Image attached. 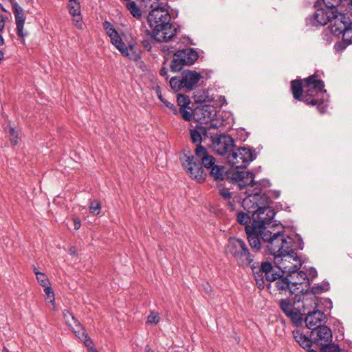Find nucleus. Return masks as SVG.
Instances as JSON below:
<instances>
[{
    "instance_id": "nucleus-49",
    "label": "nucleus",
    "mask_w": 352,
    "mask_h": 352,
    "mask_svg": "<svg viewBox=\"0 0 352 352\" xmlns=\"http://www.w3.org/2000/svg\"><path fill=\"white\" fill-rule=\"evenodd\" d=\"M265 278L269 281H275L277 280L279 274L274 272L273 270L265 274Z\"/></svg>"
},
{
    "instance_id": "nucleus-28",
    "label": "nucleus",
    "mask_w": 352,
    "mask_h": 352,
    "mask_svg": "<svg viewBox=\"0 0 352 352\" xmlns=\"http://www.w3.org/2000/svg\"><path fill=\"white\" fill-rule=\"evenodd\" d=\"M333 13L334 12L330 10H318L314 14V19L318 24L324 25L329 22L330 23L332 16H333Z\"/></svg>"
},
{
    "instance_id": "nucleus-60",
    "label": "nucleus",
    "mask_w": 352,
    "mask_h": 352,
    "mask_svg": "<svg viewBox=\"0 0 352 352\" xmlns=\"http://www.w3.org/2000/svg\"><path fill=\"white\" fill-rule=\"evenodd\" d=\"M4 44V40L1 34L0 33V45H3Z\"/></svg>"
},
{
    "instance_id": "nucleus-6",
    "label": "nucleus",
    "mask_w": 352,
    "mask_h": 352,
    "mask_svg": "<svg viewBox=\"0 0 352 352\" xmlns=\"http://www.w3.org/2000/svg\"><path fill=\"white\" fill-rule=\"evenodd\" d=\"M187 174L198 182L204 181L206 174L199 160L194 156H188L182 163Z\"/></svg>"
},
{
    "instance_id": "nucleus-13",
    "label": "nucleus",
    "mask_w": 352,
    "mask_h": 352,
    "mask_svg": "<svg viewBox=\"0 0 352 352\" xmlns=\"http://www.w3.org/2000/svg\"><path fill=\"white\" fill-rule=\"evenodd\" d=\"M245 231L250 245L255 251H258L261 249V238L263 239L262 237L263 232H271L265 229L258 228L256 225H252V227H246ZM263 241L267 242L266 241Z\"/></svg>"
},
{
    "instance_id": "nucleus-35",
    "label": "nucleus",
    "mask_w": 352,
    "mask_h": 352,
    "mask_svg": "<svg viewBox=\"0 0 352 352\" xmlns=\"http://www.w3.org/2000/svg\"><path fill=\"white\" fill-rule=\"evenodd\" d=\"M169 83L171 88L176 91H179L182 89H184V85L182 76L181 77L171 78Z\"/></svg>"
},
{
    "instance_id": "nucleus-37",
    "label": "nucleus",
    "mask_w": 352,
    "mask_h": 352,
    "mask_svg": "<svg viewBox=\"0 0 352 352\" xmlns=\"http://www.w3.org/2000/svg\"><path fill=\"white\" fill-rule=\"evenodd\" d=\"M8 133L9 135L11 144L14 146L16 145L19 143V131L16 130L13 126H10L8 128Z\"/></svg>"
},
{
    "instance_id": "nucleus-17",
    "label": "nucleus",
    "mask_w": 352,
    "mask_h": 352,
    "mask_svg": "<svg viewBox=\"0 0 352 352\" xmlns=\"http://www.w3.org/2000/svg\"><path fill=\"white\" fill-rule=\"evenodd\" d=\"M275 216V212L272 208L269 206H260L257 212H256V215L254 216V224L258 228H261L262 229H265L264 226L266 224H268L272 219H274Z\"/></svg>"
},
{
    "instance_id": "nucleus-24",
    "label": "nucleus",
    "mask_w": 352,
    "mask_h": 352,
    "mask_svg": "<svg viewBox=\"0 0 352 352\" xmlns=\"http://www.w3.org/2000/svg\"><path fill=\"white\" fill-rule=\"evenodd\" d=\"M275 286L280 293H287L297 295V290L291 284L289 274L285 278H279L275 282Z\"/></svg>"
},
{
    "instance_id": "nucleus-29",
    "label": "nucleus",
    "mask_w": 352,
    "mask_h": 352,
    "mask_svg": "<svg viewBox=\"0 0 352 352\" xmlns=\"http://www.w3.org/2000/svg\"><path fill=\"white\" fill-rule=\"evenodd\" d=\"M304 82L303 80H296L291 82V89L293 97L298 100H302L304 94Z\"/></svg>"
},
{
    "instance_id": "nucleus-27",
    "label": "nucleus",
    "mask_w": 352,
    "mask_h": 352,
    "mask_svg": "<svg viewBox=\"0 0 352 352\" xmlns=\"http://www.w3.org/2000/svg\"><path fill=\"white\" fill-rule=\"evenodd\" d=\"M69 14L72 16L76 26L78 29L82 28V18L80 16V4L78 0H69L68 4Z\"/></svg>"
},
{
    "instance_id": "nucleus-64",
    "label": "nucleus",
    "mask_w": 352,
    "mask_h": 352,
    "mask_svg": "<svg viewBox=\"0 0 352 352\" xmlns=\"http://www.w3.org/2000/svg\"><path fill=\"white\" fill-rule=\"evenodd\" d=\"M89 352H98L97 350L93 347L89 349Z\"/></svg>"
},
{
    "instance_id": "nucleus-51",
    "label": "nucleus",
    "mask_w": 352,
    "mask_h": 352,
    "mask_svg": "<svg viewBox=\"0 0 352 352\" xmlns=\"http://www.w3.org/2000/svg\"><path fill=\"white\" fill-rule=\"evenodd\" d=\"M205 96L204 94H201V92H197L194 96V99L195 102L201 103L205 101Z\"/></svg>"
},
{
    "instance_id": "nucleus-9",
    "label": "nucleus",
    "mask_w": 352,
    "mask_h": 352,
    "mask_svg": "<svg viewBox=\"0 0 352 352\" xmlns=\"http://www.w3.org/2000/svg\"><path fill=\"white\" fill-rule=\"evenodd\" d=\"M12 11L14 14L17 36L22 43L25 44V38L28 35V32L24 29L26 15L23 9L16 2L12 3Z\"/></svg>"
},
{
    "instance_id": "nucleus-16",
    "label": "nucleus",
    "mask_w": 352,
    "mask_h": 352,
    "mask_svg": "<svg viewBox=\"0 0 352 352\" xmlns=\"http://www.w3.org/2000/svg\"><path fill=\"white\" fill-rule=\"evenodd\" d=\"M176 34V29L169 23L153 28L152 38L157 42H167Z\"/></svg>"
},
{
    "instance_id": "nucleus-23",
    "label": "nucleus",
    "mask_w": 352,
    "mask_h": 352,
    "mask_svg": "<svg viewBox=\"0 0 352 352\" xmlns=\"http://www.w3.org/2000/svg\"><path fill=\"white\" fill-rule=\"evenodd\" d=\"M195 155L196 157L200 161H201L202 164L206 168H212L213 166H215V159L213 156L208 154L206 148L199 145L197 146L195 149Z\"/></svg>"
},
{
    "instance_id": "nucleus-7",
    "label": "nucleus",
    "mask_w": 352,
    "mask_h": 352,
    "mask_svg": "<svg viewBox=\"0 0 352 352\" xmlns=\"http://www.w3.org/2000/svg\"><path fill=\"white\" fill-rule=\"evenodd\" d=\"M254 173L246 170L235 171L230 176L231 181L237 183L240 189L247 188L250 191L251 188L259 190L260 185L254 182Z\"/></svg>"
},
{
    "instance_id": "nucleus-36",
    "label": "nucleus",
    "mask_w": 352,
    "mask_h": 352,
    "mask_svg": "<svg viewBox=\"0 0 352 352\" xmlns=\"http://www.w3.org/2000/svg\"><path fill=\"white\" fill-rule=\"evenodd\" d=\"M33 271L36 276L38 282L42 287H45L50 285V281L44 273L38 272L36 267H33Z\"/></svg>"
},
{
    "instance_id": "nucleus-32",
    "label": "nucleus",
    "mask_w": 352,
    "mask_h": 352,
    "mask_svg": "<svg viewBox=\"0 0 352 352\" xmlns=\"http://www.w3.org/2000/svg\"><path fill=\"white\" fill-rule=\"evenodd\" d=\"M210 176L215 181H221L223 179L224 168L218 165L213 166L210 168Z\"/></svg>"
},
{
    "instance_id": "nucleus-42",
    "label": "nucleus",
    "mask_w": 352,
    "mask_h": 352,
    "mask_svg": "<svg viewBox=\"0 0 352 352\" xmlns=\"http://www.w3.org/2000/svg\"><path fill=\"white\" fill-rule=\"evenodd\" d=\"M177 104L180 108H186L190 104V99L183 94L177 95Z\"/></svg>"
},
{
    "instance_id": "nucleus-47",
    "label": "nucleus",
    "mask_w": 352,
    "mask_h": 352,
    "mask_svg": "<svg viewBox=\"0 0 352 352\" xmlns=\"http://www.w3.org/2000/svg\"><path fill=\"white\" fill-rule=\"evenodd\" d=\"M104 28L105 29L108 36H112V34L117 32L115 28L113 27L111 23L108 21H104Z\"/></svg>"
},
{
    "instance_id": "nucleus-44",
    "label": "nucleus",
    "mask_w": 352,
    "mask_h": 352,
    "mask_svg": "<svg viewBox=\"0 0 352 352\" xmlns=\"http://www.w3.org/2000/svg\"><path fill=\"white\" fill-rule=\"evenodd\" d=\"M321 346L322 352H340L338 346L335 344L328 343Z\"/></svg>"
},
{
    "instance_id": "nucleus-8",
    "label": "nucleus",
    "mask_w": 352,
    "mask_h": 352,
    "mask_svg": "<svg viewBox=\"0 0 352 352\" xmlns=\"http://www.w3.org/2000/svg\"><path fill=\"white\" fill-rule=\"evenodd\" d=\"M63 317L67 326L73 331L76 336L84 341L87 346H89L91 344V340L88 338L84 328L81 326L80 323L77 319L68 311H63Z\"/></svg>"
},
{
    "instance_id": "nucleus-52",
    "label": "nucleus",
    "mask_w": 352,
    "mask_h": 352,
    "mask_svg": "<svg viewBox=\"0 0 352 352\" xmlns=\"http://www.w3.org/2000/svg\"><path fill=\"white\" fill-rule=\"evenodd\" d=\"M163 103L168 107L169 108L170 110H172L173 113L174 114H177V108L175 107V105L172 103H170V102H168V100H165Z\"/></svg>"
},
{
    "instance_id": "nucleus-25",
    "label": "nucleus",
    "mask_w": 352,
    "mask_h": 352,
    "mask_svg": "<svg viewBox=\"0 0 352 352\" xmlns=\"http://www.w3.org/2000/svg\"><path fill=\"white\" fill-rule=\"evenodd\" d=\"M109 36L111 38V43L122 53V55L128 56L131 59L133 58L130 54V52L133 50L132 47H130L128 48L126 47L117 32L112 34V36Z\"/></svg>"
},
{
    "instance_id": "nucleus-56",
    "label": "nucleus",
    "mask_w": 352,
    "mask_h": 352,
    "mask_svg": "<svg viewBox=\"0 0 352 352\" xmlns=\"http://www.w3.org/2000/svg\"><path fill=\"white\" fill-rule=\"evenodd\" d=\"M160 75L166 77L168 74V69L165 67H162L160 71Z\"/></svg>"
},
{
    "instance_id": "nucleus-40",
    "label": "nucleus",
    "mask_w": 352,
    "mask_h": 352,
    "mask_svg": "<svg viewBox=\"0 0 352 352\" xmlns=\"http://www.w3.org/2000/svg\"><path fill=\"white\" fill-rule=\"evenodd\" d=\"M329 289V285L327 283H322L320 285H316L311 288V292L314 294H319L322 292L328 291Z\"/></svg>"
},
{
    "instance_id": "nucleus-4",
    "label": "nucleus",
    "mask_w": 352,
    "mask_h": 352,
    "mask_svg": "<svg viewBox=\"0 0 352 352\" xmlns=\"http://www.w3.org/2000/svg\"><path fill=\"white\" fill-rule=\"evenodd\" d=\"M197 58V53L192 48L178 50L174 54L170 69L174 72H179L184 66L192 65Z\"/></svg>"
},
{
    "instance_id": "nucleus-39",
    "label": "nucleus",
    "mask_w": 352,
    "mask_h": 352,
    "mask_svg": "<svg viewBox=\"0 0 352 352\" xmlns=\"http://www.w3.org/2000/svg\"><path fill=\"white\" fill-rule=\"evenodd\" d=\"M343 41L347 44L352 43V23L350 21L342 32Z\"/></svg>"
},
{
    "instance_id": "nucleus-21",
    "label": "nucleus",
    "mask_w": 352,
    "mask_h": 352,
    "mask_svg": "<svg viewBox=\"0 0 352 352\" xmlns=\"http://www.w3.org/2000/svg\"><path fill=\"white\" fill-rule=\"evenodd\" d=\"M326 318L324 314L319 310H315L308 312L305 318L306 326L310 329H315L316 327L321 326L320 323Z\"/></svg>"
},
{
    "instance_id": "nucleus-20",
    "label": "nucleus",
    "mask_w": 352,
    "mask_h": 352,
    "mask_svg": "<svg viewBox=\"0 0 352 352\" xmlns=\"http://www.w3.org/2000/svg\"><path fill=\"white\" fill-rule=\"evenodd\" d=\"M184 89L191 91L195 88L202 76L195 71L185 70L182 73Z\"/></svg>"
},
{
    "instance_id": "nucleus-34",
    "label": "nucleus",
    "mask_w": 352,
    "mask_h": 352,
    "mask_svg": "<svg viewBox=\"0 0 352 352\" xmlns=\"http://www.w3.org/2000/svg\"><path fill=\"white\" fill-rule=\"evenodd\" d=\"M126 7L130 11L133 17L139 19L142 16V12L134 1H129L126 3Z\"/></svg>"
},
{
    "instance_id": "nucleus-26",
    "label": "nucleus",
    "mask_w": 352,
    "mask_h": 352,
    "mask_svg": "<svg viewBox=\"0 0 352 352\" xmlns=\"http://www.w3.org/2000/svg\"><path fill=\"white\" fill-rule=\"evenodd\" d=\"M329 8L340 7L347 14H352V0H322Z\"/></svg>"
},
{
    "instance_id": "nucleus-59",
    "label": "nucleus",
    "mask_w": 352,
    "mask_h": 352,
    "mask_svg": "<svg viewBox=\"0 0 352 352\" xmlns=\"http://www.w3.org/2000/svg\"><path fill=\"white\" fill-rule=\"evenodd\" d=\"M310 275L312 276V278H314L317 276V272L315 270H311L310 272Z\"/></svg>"
},
{
    "instance_id": "nucleus-2",
    "label": "nucleus",
    "mask_w": 352,
    "mask_h": 352,
    "mask_svg": "<svg viewBox=\"0 0 352 352\" xmlns=\"http://www.w3.org/2000/svg\"><path fill=\"white\" fill-rule=\"evenodd\" d=\"M304 94L302 101L310 105H318L322 102V95L326 91L324 82L313 75L303 80Z\"/></svg>"
},
{
    "instance_id": "nucleus-50",
    "label": "nucleus",
    "mask_w": 352,
    "mask_h": 352,
    "mask_svg": "<svg viewBox=\"0 0 352 352\" xmlns=\"http://www.w3.org/2000/svg\"><path fill=\"white\" fill-rule=\"evenodd\" d=\"M219 194L225 199H230L231 197V193L227 188H221L219 190Z\"/></svg>"
},
{
    "instance_id": "nucleus-18",
    "label": "nucleus",
    "mask_w": 352,
    "mask_h": 352,
    "mask_svg": "<svg viewBox=\"0 0 352 352\" xmlns=\"http://www.w3.org/2000/svg\"><path fill=\"white\" fill-rule=\"evenodd\" d=\"M314 342L318 345H327L332 341V332L327 326H319L311 331Z\"/></svg>"
},
{
    "instance_id": "nucleus-45",
    "label": "nucleus",
    "mask_w": 352,
    "mask_h": 352,
    "mask_svg": "<svg viewBox=\"0 0 352 352\" xmlns=\"http://www.w3.org/2000/svg\"><path fill=\"white\" fill-rule=\"evenodd\" d=\"M250 216L245 212H241L238 213L237 215V221L241 225H246L248 222H250Z\"/></svg>"
},
{
    "instance_id": "nucleus-46",
    "label": "nucleus",
    "mask_w": 352,
    "mask_h": 352,
    "mask_svg": "<svg viewBox=\"0 0 352 352\" xmlns=\"http://www.w3.org/2000/svg\"><path fill=\"white\" fill-rule=\"evenodd\" d=\"M179 113L182 117L186 121H190L192 118V113L186 108H179Z\"/></svg>"
},
{
    "instance_id": "nucleus-30",
    "label": "nucleus",
    "mask_w": 352,
    "mask_h": 352,
    "mask_svg": "<svg viewBox=\"0 0 352 352\" xmlns=\"http://www.w3.org/2000/svg\"><path fill=\"white\" fill-rule=\"evenodd\" d=\"M293 336L295 340L302 346L303 349L309 348L311 346L310 340L304 335L300 330L293 331Z\"/></svg>"
},
{
    "instance_id": "nucleus-5",
    "label": "nucleus",
    "mask_w": 352,
    "mask_h": 352,
    "mask_svg": "<svg viewBox=\"0 0 352 352\" xmlns=\"http://www.w3.org/2000/svg\"><path fill=\"white\" fill-rule=\"evenodd\" d=\"M228 162L236 168H244L252 161V153L250 149L242 147L233 151L228 155Z\"/></svg>"
},
{
    "instance_id": "nucleus-54",
    "label": "nucleus",
    "mask_w": 352,
    "mask_h": 352,
    "mask_svg": "<svg viewBox=\"0 0 352 352\" xmlns=\"http://www.w3.org/2000/svg\"><path fill=\"white\" fill-rule=\"evenodd\" d=\"M74 229L76 230H78L80 228L81 221L79 218L74 219Z\"/></svg>"
},
{
    "instance_id": "nucleus-43",
    "label": "nucleus",
    "mask_w": 352,
    "mask_h": 352,
    "mask_svg": "<svg viewBox=\"0 0 352 352\" xmlns=\"http://www.w3.org/2000/svg\"><path fill=\"white\" fill-rule=\"evenodd\" d=\"M160 317L159 314L155 311H151L148 315L146 320L148 324H156L159 322Z\"/></svg>"
},
{
    "instance_id": "nucleus-15",
    "label": "nucleus",
    "mask_w": 352,
    "mask_h": 352,
    "mask_svg": "<svg viewBox=\"0 0 352 352\" xmlns=\"http://www.w3.org/2000/svg\"><path fill=\"white\" fill-rule=\"evenodd\" d=\"M176 34V29L169 23L153 28L152 38L157 42H167Z\"/></svg>"
},
{
    "instance_id": "nucleus-31",
    "label": "nucleus",
    "mask_w": 352,
    "mask_h": 352,
    "mask_svg": "<svg viewBox=\"0 0 352 352\" xmlns=\"http://www.w3.org/2000/svg\"><path fill=\"white\" fill-rule=\"evenodd\" d=\"M208 128L202 126H197L194 129L190 130V137L192 142L200 143L201 135H206Z\"/></svg>"
},
{
    "instance_id": "nucleus-58",
    "label": "nucleus",
    "mask_w": 352,
    "mask_h": 352,
    "mask_svg": "<svg viewBox=\"0 0 352 352\" xmlns=\"http://www.w3.org/2000/svg\"><path fill=\"white\" fill-rule=\"evenodd\" d=\"M154 89L157 94V95H160L161 93V89H160V87L157 85L154 87Z\"/></svg>"
},
{
    "instance_id": "nucleus-41",
    "label": "nucleus",
    "mask_w": 352,
    "mask_h": 352,
    "mask_svg": "<svg viewBox=\"0 0 352 352\" xmlns=\"http://www.w3.org/2000/svg\"><path fill=\"white\" fill-rule=\"evenodd\" d=\"M101 210V204L98 200L91 201L89 205V211L94 215H98Z\"/></svg>"
},
{
    "instance_id": "nucleus-48",
    "label": "nucleus",
    "mask_w": 352,
    "mask_h": 352,
    "mask_svg": "<svg viewBox=\"0 0 352 352\" xmlns=\"http://www.w3.org/2000/svg\"><path fill=\"white\" fill-rule=\"evenodd\" d=\"M272 270V267L271 263L268 262L263 263L261 267V271L262 273L266 274L267 273L271 272Z\"/></svg>"
},
{
    "instance_id": "nucleus-3",
    "label": "nucleus",
    "mask_w": 352,
    "mask_h": 352,
    "mask_svg": "<svg viewBox=\"0 0 352 352\" xmlns=\"http://www.w3.org/2000/svg\"><path fill=\"white\" fill-rule=\"evenodd\" d=\"M226 252L230 254L240 265L254 267L253 256L250 253L245 243L239 238H230L226 246Z\"/></svg>"
},
{
    "instance_id": "nucleus-19",
    "label": "nucleus",
    "mask_w": 352,
    "mask_h": 352,
    "mask_svg": "<svg viewBox=\"0 0 352 352\" xmlns=\"http://www.w3.org/2000/svg\"><path fill=\"white\" fill-rule=\"evenodd\" d=\"M349 22L350 19L345 14L334 12L330 21L331 32L336 35L342 34Z\"/></svg>"
},
{
    "instance_id": "nucleus-10",
    "label": "nucleus",
    "mask_w": 352,
    "mask_h": 352,
    "mask_svg": "<svg viewBox=\"0 0 352 352\" xmlns=\"http://www.w3.org/2000/svg\"><path fill=\"white\" fill-rule=\"evenodd\" d=\"M195 115L197 116V120L201 123H210L208 127V129L217 127V124L213 122L217 116V111L213 106L204 105L197 108L195 110Z\"/></svg>"
},
{
    "instance_id": "nucleus-11",
    "label": "nucleus",
    "mask_w": 352,
    "mask_h": 352,
    "mask_svg": "<svg viewBox=\"0 0 352 352\" xmlns=\"http://www.w3.org/2000/svg\"><path fill=\"white\" fill-rule=\"evenodd\" d=\"M148 21L153 28H156L162 25L169 24L170 15L166 10L156 8L149 13Z\"/></svg>"
},
{
    "instance_id": "nucleus-14",
    "label": "nucleus",
    "mask_w": 352,
    "mask_h": 352,
    "mask_svg": "<svg viewBox=\"0 0 352 352\" xmlns=\"http://www.w3.org/2000/svg\"><path fill=\"white\" fill-rule=\"evenodd\" d=\"M291 284L297 290V294L302 293L303 291H307L310 285L309 279L307 275L303 271H295L289 274Z\"/></svg>"
},
{
    "instance_id": "nucleus-61",
    "label": "nucleus",
    "mask_w": 352,
    "mask_h": 352,
    "mask_svg": "<svg viewBox=\"0 0 352 352\" xmlns=\"http://www.w3.org/2000/svg\"><path fill=\"white\" fill-rule=\"evenodd\" d=\"M145 352H153V351L151 350V349L148 346H146L145 348Z\"/></svg>"
},
{
    "instance_id": "nucleus-1",
    "label": "nucleus",
    "mask_w": 352,
    "mask_h": 352,
    "mask_svg": "<svg viewBox=\"0 0 352 352\" xmlns=\"http://www.w3.org/2000/svg\"><path fill=\"white\" fill-rule=\"evenodd\" d=\"M262 237L267 241V248L274 256V264L283 273L290 274L298 270L302 263L293 250L294 240L284 234L263 232Z\"/></svg>"
},
{
    "instance_id": "nucleus-22",
    "label": "nucleus",
    "mask_w": 352,
    "mask_h": 352,
    "mask_svg": "<svg viewBox=\"0 0 352 352\" xmlns=\"http://www.w3.org/2000/svg\"><path fill=\"white\" fill-rule=\"evenodd\" d=\"M261 197V195L256 192L254 194H250L242 201L243 208L249 213H252V216L256 215V212L260 208L257 200Z\"/></svg>"
},
{
    "instance_id": "nucleus-62",
    "label": "nucleus",
    "mask_w": 352,
    "mask_h": 352,
    "mask_svg": "<svg viewBox=\"0 0 352 352\" xmlns=\"http://www.w3.org/2000/svg\"><path fill=\"white\" fill-rule=\"evenodd\" d=\"M69 252H70L71 254H74V255L76 254V252H75V250H74V248H71L69 249Z\"/></svg>"
},
{
    "instance_id": "nucleus-63",
    "label": "nucleus",
    "mask_w": 352,
    "mask_h": 352,
    "mask_svg": "<svg viewBox=\"0 0 352 352\" xmlns=\"http://www.w3.org/2000/svg\"><path fill=\"white\" fill-rule=\"evenodd\" d=\"M157 97H158V98H159V99H160L162 102L165 100V99L162 97V94H160V95H157Z\"/></svg>"
},
{
    "instance_id": "nucleus-33",
    "label": "nucleus",
    "mask_w": 352,
    "mask_h": 352,
    "mask_svg": "<svg viewBox=\"0 0 352 352\" xmlns=\"http://www.w3.org/2000/svg\"><path fill=\"white\" fill-rule=\"evenodd\" d=\"M280 307L282 311L289 317H292L294 314L293 306L287 299L280 301Z\"/></svg>"
},
{
    "instance_id": "nucleus-53",
    "label": "nucleus",
    "mask_w": 352,
    "mask_h": 352,
    "mask_svg": "<svg viewBox=\"0 0 352 352\" xmlns=\"http://www.w3.org/2000/svg\"><path fill=\"white\" fill-rule=\"evenodd\" d=\"M142 44L146 50L150 51L151 50V44L148 39L142 40Z\"/></svg>"
},
{
    "instance_id": "nucleus-12",
    "label": "nucleus",
    "mask_w": 352,
    "mask_h": 352,
    "mask_svg": "<svg viewBox=\"0 0 352 352\" xmlns=\"http://www.w3.org/2000/svg\"><path fill=\"white\" fill-rule=\"evenodd\" d=\"M234 147L233 139L226 135H220L212 140V148L219 155H224Z\"/></svg>"
},
{
    "instance_id": "nucleus-55",
    "label": "nucleus",
    "mask_w": 352,
    "mask_h": 352,
    "mask_svg": "<svg viewBox=\"0 0 352 352\" xmlns=\"http://www.w3.org/2000/svg\"><path fill=\"white\" fill-rule=\"evenodd\" d=\"M5 27V20L2 16H0V32H2Z\"/></svg>"
},
{
    "instance_id": "nucleus-38",
    "label": "nucleus",
    "mask_w": 352,
    "mask_h": 352,
    "mask_svg": "<svg viewBox=\"0 0 352 352\" xmlns=\"http://www.w3.org/2000/svg\"><path fill=\"white\" fill-rule=\"evenodd\" d=\"M44 292L45 294V299L48 300V302L50 303L53 307V309H55V298L54 292L52 287L50 285H47L44 287Z\"/></svg>"
},
{
    "instance_id": "nucleus-57",
    "label": "nucleus",
    "mask_w": 352,
    "mask_h": 352,
    "mask_svg": "<svg viewBox=\"0 0 352 352\" xmlns=\"http://www.w3.org/2000/svg\"><path fill=\"white\" fill-rule=\"evenodd\" d=\"M294 314H293V316L290 317L292 318V320H294V321L298 320L300 319L298 314L297 312H296V311H294Z\"/></svg>"
}]
</instances>
